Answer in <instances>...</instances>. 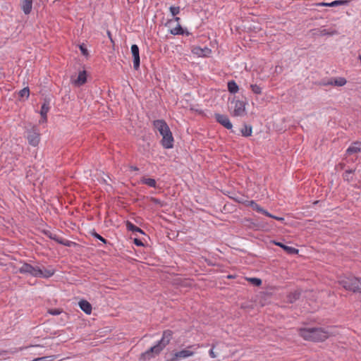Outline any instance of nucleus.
<instances>
[{"instance_id":"obj_35","label":"nucleus","mask_w":361,"mask_h":361,"mask_svg":"<svg viewBox=\"0 0 361 361\" xmlns=\"http://www.w3.org/2000/svg\"><path fill=\"white\" fill-rule=\"evenodd\" d=\"M319 85L322 86L334 85L333 78L328 80L327 81L322 80V82H319Z\"/></svg>"},{"instance_id":"obj_29","label":"nucleus","mask_w":361,"mask_h":361,"mask_svg":"<svg viewBox=\"0 0 361 361\" xmlns=\"http://www.w3.org/2000/svg\"><path fill=\"white\" fill-rule=\"evenodd\" d=\"M149 200L151 202L159 205L160 207H163L166 206V204L164 202L160 200L159 199L154 197H151L149 198Z\"/></svg>"},{"instance_id":"obj_27","label":"nucleus","mask_w":361,"mask_h":361,"mask_svg":"<svg viewBox=\"0 0 361 361\" xmlns=\"http://www.w3.org/2000/svg\"><path fill=\"white\" fill-rule=\"evenodd\" d=\"M252 126L245 125L244 127L241 129V133L244 137H248L252 135Z\"/></svg>"},{"instance_id":"obj_20","label":"nucleus","mask_w":361,"mask_h":361,"mask_svg":"<svg viewBox=\"0 0 361 361\" xmlns=\"http://www.w3.org/2000/svg\"><path fill=\"white\" fill-rule=\"evenodd\" d=\"M355 169H346L345 173L343 174V178L347 182H351L353 180V176Z\"/></svg>"},{"instance_id":"obj_42","label":"nucleus","mask_w":361,"mask_h":361,"mask_svg":"<svg viewBox=\"0 0 361 361\" xmlns=\"http://www.w3.org/2000/svg\"><path fill=\"white\" fill-rule=\"evenodd\" d=\"M45 358V357H36L34 358L32 361H43Z\"/></svg>"},{"instance_id":"obj_34","label":"nucleus","mask_w":361,"mask_h":361,"mask_svg":"<svg viewBox=\"0 0 361 361\" xmlns=\"http://www.w3.org/2000/svg\"><path fill=\"white\" fill-rule=\"evenodd\" d=\"M92 236H94L97 239L99 240L102 243H106V240L104 238H103L102 235L98 234L97 232H95V231L92 232Z\"/></svg>"},{"instance_id":"obj_14","label":"nucleus","mask_w":361,"mask_h":361,"mask_svg":"<svg viewBox=\"0 0 361 361\" xmlns=\"http://www.w3.org/2000/svg\"><path fill=\"white\" fill-rule=\"evenodd\" d=\"M361 151V142H354L351 146H350L346 150V155L350 156L353 154H357L360 152Z\"/></svg>"},{"instance_id":"obj_2","label":"nucleus","mask_w":361,"mask_h":361,"mask_svg":"<svg viewBox=\"0 0 361 361\" xmlns=\"http://www.w3.org/2000/svg\"><path fill=\"white\" fill-rule=\"evenodd\" d=\"M153 126L162 136L161 143L163 147L165 149L173 148L174 140L166 122L162 119L155 120L153 122Z\"/></svg>"},{"instance_id":"obj_43","label":"nucleus","mask_w":361,"mask_h":361,"mask_svg":"<svg viewBox=\"0 0 361 361\" xmlns=\"http://www.w3.org/2000/svg\"><path fill=\"white\" fill-rule=\"evenodd\" d=\"M272 218H273V219H276V220H278V221H284V218H283V217H278V216H274V217H272Z\"/></svg>"},{"instance_id":"obj_15","label":"nucleus","mask_w":361,"mask_h":361,"mask_svg":"<svg viewBox=\"0 0 361 361\" xmlns=\"http://www.w3.org/2000/svg\"><path fill=\"white\" fill-rule=\"evenodd\" d=\"M33 0H21V9L26 15L30 13Z\"/></svg>"},{"instance_id":"obj_32","label":"nucleus","mask_w":361,"mask_h":361,"mask_svg":"<svg viewBox=\"0 0 361 361\" xmlns=\"http://www.w3.org/2000/svg\"><path fill=\"white\" fill-rule=\"evenodd\" d=\"M247 280L255 286H259L262 284V280L258 278H247Z\"/></svg>"},{"instance_id":"obj_44","label":"nucleus","mask_w":361,"mask_h":361,"mask_svg":"<svg viewBox=\"0 0 361 361\" xmlns=\"http://www.w3.org/2000/svg\"><path fill=\"white\" fill-rule=\"evenodd\" d=\"M345 164L344 163H340L338 166L341 169H344L345 168Z\"/></svg>"},{"instance_id":"obj_30","label":"nucleus","mask_w":361,"mask_h":361,"mask_svg":"<svg viewBox=\"0 0 361 361\" xmlns=\"http://www.w3.org/2000/svg\"><path fill=\"white\" fill-rule=\"evenodd\" d=\"M250 88L253 93L256 94H262V87L259 85L257 84H252L250 85Z\"/></svg>"},{"instance_id":"obj_16","label":"nucleus","mask_w":361,"mask_h":361,"mask_svg":"<svg viewBox=\"0 0 361 361\" xmlns=\"http://www.w3.org/2000/svg\"><path fill=\"white\" fill-rule=\"evenodd\" d=\"M350 0H336L331 3L322 2V3H320L319 5L322 6L334 7V6H341V5H348L350 3Z\"/></svg>"},{"instance_id":"obj_17","label":"nucleus","mask_w":361,"mask_h":361,"mask_svg":"<svg viewBox=\"0 0 361 361\" xmlns=\"http://www.w3.org/2000/svg\"><path fill=\"white\" fill-rule=\"evenodd\" d=\"M87 81L86 71H80L78 74V78L74 81V84L77 86L84 85Z\"/></svg>"},{"instance_id":"obj_26","label":"nucleus","mask_w":361,"mask_h":361,"mask_svg":"<svg viewBox=\"0 0 361 361\" xmlns=\"http://www.w3.org/2000/svg\"><path fill=\"white\" fill-rule=\"evenodd\" d=\"M170 33L173 35H183L184 30L181 25L180 24H178V25L176 27L171 29Z\"/></svg>"},{"instance_id":"obj_7","label":"nucleus","mask_w":361,"mask_h":361,"mask_svg":"<svg viewBox=\"0 0 361 361\" xmlns=\"http://www.w3.org/2000/svg\"><path fill=\"white\" fill-rule=\"evenodd\" d=\"M27 139L30 145L33 147L38 145L40 141V133L36 126H33L27 130Z\"/></svg>"},{"instance_id":"obj_22","label":"nucleus","mask_w":361,"mask_h":361,"mask_svg":"<svg viewBox=\"0 0 361 361\" xmlns=\"http://www.w3.org/2000/svg\"><path fill=\"white\" fill-rule=\"evenodd\" d=\"M126 228L128 231H131L133 232H138V233H140L142 234L145 233L144 231L141 228L136 226L133 223H131L130 221H128L126 222Z\"/></svg>"},{"instance_id":"obj_8","label":"nucleus","mask_w":361,"mask_h":361,"mask_svg":"<svg viewBox=\"0 0 361 361\" xmlns=\"http://www.w3.org/2000/svg\"><path fill=\"white\" fill-rule=\"evenodd\" d=\"M231 104H234L233 111L231 113L233 116H242L245 114L246 103L245 102L233 98Z\"/></svg>"},{"instance_id":"obj_48","label":"nucleus","mask_w":361,"mask_h":361,"mask_svg":"<svg viewBox=\"0 0 361 361\" xmlns=\"http://www.w3.org/2000/svg\"><path fill=\"white\" fill-rule=\"evenodd\" d=\"M358 59H359V60H360V62H361V55H359Z\"/></svg>"},{"instance_id":"obj_28","label":"nucleus","mask_w":361,"mask_h":361,"mask_svg":"<svg viewBox=\"0 0 361 361\" xmlns=\"http://www.w3.org/2000/svg\"><path fill=\"white\" fill-rule=\"evenodd\" d=\"M18 95L20 98H23V97H25L26 99H27L29 97V95H30V90L28 87H24L23 89H22L19 92H18Z\"/></svg>"},{"instance_id":"obj_4","label":"nucleus","mask_w":361,"mask_h":361,"mask_svg":"<svg viewBox=\"0 0 361 361\" xmlns=\"http://www.w3.org/2000/svg\"><path fill=\"white\" fill-rule=\"evenodd\" d=\"M18 271L20 274H29L34 277L45 279L51 277L54 274V271L52 269H47L44 267L41 268L38 266L33 267L28 263H24L22 267L18 269Z\"/></svg>"},{"instance_id":"obj_24","label":"nucleus","mask_w":361,"mask_h":361,"mask_svg":"<svg viewBox=\"0 0 361 361\" xmlns=\"http://www.w3.org/2000/svg\"><path fill=\"white\" fill-rule=\"evenodd\" d=\"M347 82V80L345 78L339 77V78H333V83L334 86L342 87L345 85Z\"/></svg>"},{"instance_id":"obj_18","label":"nucleus","mask_w":361,"mask_h":361,"mask_svg":"<svg viewBox=\"0 0 361 361\" xmlns=\"http://www.w3.org/2000/svg\"><path fill=\"white\" fill-rule=\"evenodd\" d=\"M79 306L80 309L87 314H91L92 312V305L87 300H82L79 302Z\"/></svg>"},{"instance_id":"obj_41","label":"nucleus","mask_w":361,"mask_h":361,"mask_svg":"<svg viewBox=\"0 0 361 361\" xmlns=\"http://www.w3.org/2000/svg\"><path fill=\"white\" fill-rule=\"evenodd\" d=\"M209 355H210L211 357H212V358L216 357V355H215V353L214 352V347L209 350Z\"/></svg>"},{"instance_id":"obj_25","label":"nucleus","mask_w":361,"mask_h":361,"mask_svg":"<svg viewBox=\"0 0 361 361\" xmlns=\"http://www.w3.org/2000/svg\"><path fill=\"white\" fill-rule=\"evenodd\" d=\"M141 183L152 188H157V182L154 178H142L141 179Z\"/></svg>"},{"instance_id":"obj_1","label":"nucleus","mask_w":361,"mask_h":361,"mask_svg":"<svg viewBox=\"0 0 361 361\" xmlns=\"http://www.w3.org/2000/svg\"><path fill=\"white\" fill-rule=\"evenodd\" d=\"M173 331L167 329L163 331L161 338L145 353H142L141 359L150 360L159 355L161 352L168 345L173 338Z\"/></svg>"},{"instance_id":"obj_19","label":"nucleus","mask_w":361,"mask_h":361,"mask_svg":"<svg viewBox=\"0 0 361 361\" xmlns=\"http://www.w3.org/2000/svg\"><path fill=\"white\" fill-rule=\"evenodd\" d=\"M274 243H275V245H278L279 247L283 248L288 254L294 255V254H297L298 252V250L296 248L287 246L282 243L275 242Z\"/></svg>"},{"instance_id":"obj_9","label":"nucleus","mask_w":361,"mask_h":361,"mask_svg":"<svg viewBox=\"0 0 361 361\" xmlns=\"http://www.w3.org/2000/svg\"><path fill=\"white\" fill-rule=\"evenodd\" d=\"M44 235L48 237L49 238L54 240V241L57 242L59 244L71 247L73 244H74L73 242L68 240L66 239H64L63 238L59 237L56 233L50 231H44Z\"/></svg>"},{"instance_id":"obj_47","label":"nucleus","mask_w":361,"mask_h":361,"mask_svg":"<svg viewBox=\"0 0 361 361\" xmlns=\"http://www.w3.org/2000/svg\"><path fill=\"white\" fill-rule=\"evenodd\" d=\"M107 34H108V37L110 38L111 41L113 42V39L111 38V32L109 31L107 32Z\"/></svg>"},{"instance_id":"obj_3","label":"nucleus","mask_w":361,"mask_h":361,"mask_svg":"<svg viewBox=\"0 0 361 361\" xmlns=\"http://www.w3.org/2000/svg\"><path fill=\"white\" fill-rule=\"evenodd\" d=\"M299 334L305 340L314 342L324 341L329 336V332L322 328H302L299 329Z\"/></svg>"},{"instance_id":"obj_6","label":"nucleus","mask_w":361,"mask_h":361,"mask_svg":"<svg viewBox=\"0 0 361 361\" xmlns=\"http://www.w3.org/2000/svg\"><path fill=\"white\" fill-rule=\"evenodd\" d=\"M197 345H190L183 350L174 352L173 356L171 361H174V360L186 359L193 355L195 354V350H197Z\"/></svg>"},{"instance_id":"obj_10","label":"nucleus","mask_w":361,"mask_h":361,"mask_svg":"<svg viewBox=\"0 0 361 361\" xmlns=\"http://www.w3.org/2000/svg\"><path fill=\"white\" fill-rule=\"evenodd\" d=\"M214 118L216 121L223 126L224 128H226L228 130H231L233 128V125L231 122L229 120V118L227 115L225 114H221L219 113L214 114Z\"/></svg>"},{"instance_id":"obj_45","label":"nucleus","mask_w":361,"mask_h":361,"mask_svg":"<svg viewBox=\"0 0 361 361\" xmlns=\"http://www.w3.org/2000/svg\"><path fill=\"white\" fill-rule=\"evenodd\" d=\"M180 20V18L174 16L173 20L177 22L178 24H179Z\"/></svg>"},{"instance_id":"obj_46","label":"nucleus","mask_w":361,"mask_h":361,"mask_svg":"<svg viewBox=\"0 0 361 361\" xmlns=\"http://www.w3.org/2000/svg\"><path fill=\"white\" fill-rule=\"evenodd\" d=\"M130 169L132 171H138L139 170V169L137 166H130Z\"/></svg>"},{"instance_id":"obj_31","label":"nucleus","mask_w":361,"mask_h":361,"mask_svg":"<svg viewBox=\"0 0 361 361\" xmlns=\"http://www.w3.org/2000/svg\"><path fill=\"white\" fill-rule=\"evenodd\" d=\"M249 204L252 207V208L259 212V213H262V212L263 211V208L261 207L259 204H257L256 202H255L254 201H250L249 202Z\"/></svg>"},{"instance_id":"obj_21","label":"nucleus","mask_w":361,"mask_h":361,"mask_svg":"<svg viewBox=\"0 0 361 361\" xmlns=\"http://www.w3.org/2000/svg\"><path fill=\"white\" fill-rule=\"evenodd\" d=\"M300 292L295 291L293 293H290L287 295V302L289 303H293L300 298Z\"/></svg>"},{"instance_id":"obj_39","label":"nucleus","mask_w":361,"mask_h":361,"mask_svg":"<svg viewBox=\"0 0 361 361\" xmlns=\"http://www.w3.org/2000/svg\"><path fill=\"white\" fill-rule=\"evenodd\" d=\"M133 242L137 246H143L144 245L142 240L138 238H134Z\"/></svg>"},{"instance_id":"obj_33","label":"nucleus","mask_w":361,"mask_h":361,"mask_svg":"<svg viewBox=\"0 0 361 361\" xmlns=\"http://www.w3.org/2000/svg\"><path fill=\"white\" fill-rule=\"evenodd\" d=\"M169 10L173 16H176V15H178L180 13V7H178V6H171L169 8Z\"/></svg>"},{"instance_id":"obj_5","label":"nucleus","mask_w":361,"mask_h":361,"mask_svg":"<svg viewBox=\"0 0 361 361\" xmlns=\"http://www.w3.org/2000/svg\"><path fill=\"white\" fill-rule=\"evenodd\" d=\"M339 284L345 290L354 293L361 291V278H357L353 276H344L339 280Z\"/></svg>"},{"instance_id":"obj_37","label":"nucleus","mask_w":361,"mask_h":361,"mask_svg":"<svg viewBox=\"0 0 361 361\" xmlns=\"http://www.w3.org/2000/svg\"><path fill=\"white\" fill-rule=\"evenodd\" d=\"M80 50L84 56L88 55V51L84 44L80 45Z\"/></svg>"},{"instance_id":"obj_11","label":"nucleus","mask_w":361,"mask_h":361,"mask_svg":"<svg viewBox=\"0 0 361 361\" xmlns=\"http://www.w3.org/2000/svg\"><path fill=\"white\" fill-rule=\"evenodd\" d=\"M131 53L133 57V68L135 70H138L140 68V59L139 54V47L136 44L131 46Z\"/></svg>"},{"instance_id":"obj_40","label":"nucleus","mask_w":361,"mask_h":361,"mask_svg":"<svg viewBox=\"0 0 361 361\" xmlns=\"http://www.w3.org/2000/svg\"><path fill=\"white\" fill-rule=\"evenodd\" d=\"M262 214H264L267 216L271 217V218L274 217V215L271 214L270 213H269L267 211L264 210V209H263V211L262 212Z\"/></svg>"},{"instance_id":"obj_23","label":"nucleus","mask_w":361,"mask_h":361,"mask_svg":"<svg viewBox=\"0 0 361 361\" xmlns=\"http://www.w3.org/2000/svg\"><path fill=\"white\" fill-rule=\"evenodd\" d=\"M228 90L231 93L235 94L238 92L239 87L234 80H231L228 82Z\"/></svg>"},{"instance_id":"obj_12","label":"nucleus","mask_w":361,"mask_h":361,"mask_svg":"<svg viewBox=\"0 0 361 361\" xmlns=\"http://www.w3.org/2000/svg\"><path fill=\"white\" fill-rule=\"evenodd\" d=\"M311 32L314 36H324V35H334L337 33L335 30H326V29H313Z\"/></svg>"},{"instance_id":"obj_13","label":"nucleus","mask_w":361,"mask_h":361,"mask_svg":"<svg viewBox=\"0 0 361 361\" xmlns=\"http://www.w3.org/2000/svg\"><path fill=\"white\" fill-rule=\"evenodd\" d=\"M49 108L50 107H49V102L45 100L41 107L40 115H41L42 118L39 121V123L47 122V114L49 110Z\"/></svg>"},{"instance_id":"obj_36","label":"nucleus","mask_w":361,"mask_h":361,"mask_svg":"<svg viewBox=\"0 0 361 361\" xmlns=\"http://www.w3.org/2000/svg\"><path fill=\"white\" fill-rule=\"evenodd\" d=\"M61 310L60 309H49L48 312L52 315H59L61 313Z\"/></svg>"},{"instance_id":"obj_38","label":"nucleus","mask_w":361,"mask_h":361,"mask_svg":"<svg viewBox=\"0 0 361 361\" xmlns=\"http://www.w3.org/2000/svg\"><path fill=\"white\" fill-rule=\"evenodd\" d=\"M204 50L200 47H196L194 49V53L198 55H203Z\"/></svg>"}]
</instances>
